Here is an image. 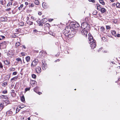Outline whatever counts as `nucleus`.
Instances as JSON below:
<instances>
[{
	"mask_svg": "<svg viewBox=\"0 0 120 120\" xmlns=\"http://www.w3.org/2000/svg\"><path fill=\"white\" fill-rule=\"evenodd\" d=\"M89 38V43L90 44L92 43L90 45V47L92 49H94L96 47V46L95 43V40H94L93 37L92 36L90 37Z\"/></svg>",
	"mask_w": 120,
	"mask_h": 120,
	"instance_id": "nucleus-1",
	"label": "nucleus"
},
{
	"mask_svg": "<svg viewBox=\"0 0 120 120\" xmlns=\"http://www.w3.org/2000/svg\"><path fill=\"white\" fill-rule=\"evenodd\" d=\"M90 25L87 24V23L84 22L81 24V27L83 29H87L89 30L90 29Z\"/></svg>",
	"mask_w": 120,
	"mask_h": 120,
	"instance_id": "nucleus-2",
	"label": "nucleus"
},
{
	"mask_svg": "<svg viewBox=\"0 0 120 120\" xmlns=\"http://www.w3.org/2000/svg\"><path fill=\"white\" fill-rule=\"evenodd\" d=\"M71 30L70 27H66L63 30V34L64 35L67 37L68 35V34L69 33V32L71 31Z\"/></svg>",
	"mask_w": 120,
	"mask_h": 120,
	"instance_id": "nucleus-3",
	"label": "nucleus"
},
{
	"mask_svg": "<svg viewBox=\"0 0 120 120\" xmlns=\"http://www.w3.org/2000/svg\"><path fill=\"white\" fill-rule=\"evenodd\" d=\"M42 68L44 70H45L47 68V64L44 60H42Z\"/></svg>",
	"mask_w": 120,
	"mask_h": 120,
	"instance_id": "nucleus-4",
	"label": "nucleus"
},
{
	"mask_svg": "<svg viewBox=\"0 0 120 120\" xmlns=\"http://www.w3.org/2000/svg\"><path fill=\"white\" fill-rule=\"evenodd\" d=\"M38 62V60H36L33 61L31 63V67H35L37 64Z\"/></svg>",
	"mask_w": 120,
	"mask_h": 120,
	"instance_id": "nucleus-5",
	"label": "nucleus"
},
{
	"mask_svg": "<svg viewBox=\"0 0 120 120\" xmlns=\"http://www.w3.org/2000/svg\"><path fill=\"white\" fill-rule=\"evenodd\" d=\"M88 30L87 29H83L81 31L82 34L85 37H86L87 36L88 31Z\"/></svg>",
	"mask_w": 120,
	"mask_h": 120,
	"instance_id": "nucleus-6",
	"label": "nucleus"
},
{
	"mask_svg": "<svg viewBox=\"0 0 120 120\" xmlns=\"http://www.w3.org/2000/svg\"><path fill=\"white\" fill-rule=\"evenodd\" d=\"M71 32H69V33L68 34V35L67 36V37L69 38H71L74 36L75 34L74 31H72L71 30Z\"/></svg>",
	"mask_w": 120,
	"mask_h": 120,
	"instance_id": "nucleus-7",
	"label": "nucleus"
},
{
	"mask_svg": "<svg viewBox=\"0 0 120 120\" xmlns=\"http://www.w3.org/2000/svg\"><path fill=\"white\" fill-rule=\"evenodd\" d=\"M6 42L5 41L0 43V49L5 48L6 47Z\"/></svg>",
	"mask_w": 120,
	"mask_h": 120,
	"instance_id": "nucleus-8",
	"label": "nucleus"
},
{
	"mask_svg": "<svg viewBox=\"0 0 120 120\" xmlns=\"http://www.w3.org/2000/svg\"><path fill=\"white\" fill-rule=\"evenodd\" d=\"M26 60L27 62L26 63V65H24V67H26L28 66V62L30 60V56H26Z\"/></svg>",
	"mask_w": 120,
	"mask_h": 120,
	"instance_id": "nucleus-9",
	"label": "nucleus"
},
{
	"mask_svg": "<svg viewBox=\"0 0 120 120\" xmlns=\"http://www.w3.org/2000/svg\"><path fill=\"white\" fill-rule=\"evenodd\" d=\"M35 70L36 72L38 74L40 73L41 71V68L39 66L35 68Z\"/></svg>",
	"mask_w": 120,
	"mask_h": 120,
	"instance_id": "nucleus-10",
	"label": "nucleus"
},
{
	"mask_svg": "<svg viewBox=\"0 0 120 120\" xmlns=\"http://www.w3.org/2000/svg\"><path fill=\"white\" fill-rule=\"evenodd\" d=\"M5 103L6 102H4L0 104V109L1 110L3 109L5 105H6L5 104Z\"/></svg>",
	"mask_w": 120,
	"mask_h": 120,
	"instance_id": "nucleus-11",
	"label": "nucleus"
},
{
	"mask_svg": "<svg viewBox=\"0 0 120 120\" xmlns=\"http://www.w3.org/2000/svg\"><path fill=\"white\" fill-rule=\"evenodd\" d=\"M79 26V24L77 23H73L72 25V26L73 28H77Z\"/></svg>",
	"mask_w": 120,
	"mask_h": 120,
	"instance_id": "nucleus-12",
	"label": "nucleus"
},
{
	"mask_svg": "<svg viewBox=\"0 0 120 120\" xmlns=\"http://www.w3.org/2000/svg\"><path fill=\"white\" fill-rule=\"evenodd\" d=\"M18 78V77L17 76H15L13 78L11 79V81L13 82L16 81L17 79Z\"/></svg>",
	"mask_w": 120,
	"mask_h": 120,
	"instance_id": "nucleus-13",
	"label": "nucleus"
},
{
	"mask_svg": "<svg viewBox=\"0 0 120 120\" xmlns=\"http://www.w3.org/2000/svg\"><path fill=\"white\" fill-rule=\"evenodd\" d=\"M12 114V112L11 110H9L6 112V114L8 115H11Z\"/></svg>",
	"mask_w": 120,
	"mask_h": 120,
	"instance_id": "nucleus-14",
	"label": "nucleus"
},
{
	"mask_svg": "<svg viewBox=\"0 0 120 120\" xmlns=\"http://www.w3.org/2000/svg\"><path fill=\"white\" fill-rule=\"evenodd\" d=\"M4 62L6 65H8L10 64L9 62L7 60H5Z\"/></svg>",
	"mask_w": 120,
	"mask_h": 120,
	"instance_id": "nucleus-15",
	"label": "nucleus"
},
{
	"mask_svg": "<svg viewBox=\"0 0 120 120\" xmlns=\"http://www.w3.org/2000/svg\"><path fill=\"white\" fill-rule=\"evenodd\" d=\"M26 23L27 24H29L30 25H32L33 23V22H32L28 20H27L26 21Z\"/></svg>",
	"mask_w": 120,
	"mask_h": 120,
	"instance_id": "nucleus-16",
	"label": "nucleus"
},
{
	"mask_svg": "<svg viewBox=\"0 0 120 120\" xmlns=\"http://www.w3.org/2000/svg\"><path fill=\"white\" fill-rule=\"evenodd\" d=\"M1 98L3 99H7L8 98V97L6 95H2L0 96Z\"/></svg>",
	"mask_w": 120,
	"mask_h": 120,
	"instance_id": "nucleus-17",
	"label": "nucleus"
},
{
	"mask_svg": "<svg viewBox=\"0 0 120 120\" xmlns=\"http://www.w3.org/2000/svg\"><path fill=\"white\" fill-rule=\"evenodd\" d=\"M112 35L115 36H116V32L115 30H113L111 32Z\"/></svg>",
	"mask_w": 120,
	"mask_h": 120,
	"instance_id": "nucleus-18",
	"label": "nucleus"
},
{
	"mask_svg": "<svg viewBox=\"0 0 120 120\" xmlns=\"http://www.w3.org/2000/svg\"><path fill=\"white\" fill-rule=\"evenodd\" d=\"M36 82L35 81H33L31 82V85L33 86H34V85L36 84Z\"/></svg>",
	"mask_w": 120,
	"mask_h": 120,
	"instance_id": "nucleus-19",
	"label": "nucleus"
},
{
	"mask_svg": "<svg viewBox=\"0 0 120 120\" xmlns=\"http://www.w3.org/2000/svg\"><path fill=\"white\" fill-rule=\"evenodd\" d=\"M101 12L104 13L106 11V9L104 8H102L100 10Z\"/></svg>",
	"mask_w": 120,
	"mask_h": 120,
	"instance_id": "nucleus-20",
	"label": "nucleus"
},
{
	"mask_svg": "<svg viewBox=\"0 0 120 120\" xmlns=\"http://www.w3.org/2000/svg\"><path fill=\"white\" fill-rule=\"evenodd\" d=\"M99 2L102 5H104L105 4V3L103 0H99Z\"/></svg>",
	"mask_w": 120,
	"mask_h": 120,
	"instance_id": "nucleus-21",
	"label": "nucleus"
},
{
	"mask_svg": "<svg viewBox=\"0 0 120 120\" xmlns=\"http://www.w3.org/2000/svg\"><path fill=\"white\" fill-rule=\"evenodd\" d=\"M20 43L19 42H17L15 44L16 48H17V47H18L20 45Z\"/></svg>",
	"mask_w": 120,
	"mask_h": 120,
	"instance_id": "nucleus-22",
	"label": "nucleus"
},
{
	"mask_svg": "<svg viewBox=\"0 0 120 120\" xmlns=\"http://www.w3.org/2000/svg\"><path fill=\"white\" fill-rule=\"evenodd\" d=\"M34 3L36 5H38L39 4V1L37 0H35L34 1Z\"/></svg>",
	"mask_w": 120,
	"mask_h": 120,
	"instance_id": "nucleus-23",
	"label": "nucleus"
},
{
	"mask_svg": "<svg viewBox=\"0 0 120 120\" xmlns=\"http://www.w3.org/2000/svg\"><path fill=\"white\" fill-rule=\"evenodd\" d=\"M15 91L14 90H11V94L12 95H13L14 96H15L16 94L15 93Z\"/></svg>",
	"mask_w": 120,
	"mask_h": 120,
	"instance_id": "nucleus-24",
	"label": "nucleus"
},
{
	"mask_svg": "<svg viewBox=\"0 0 120 120\" xmlns=\"http://www.w3.org/2000/svg\"><path fill=\"white\" fill-rule=\"evenodd\" d=\"M45 2H43L42 4V6L43 8H46V5L45 4Z\"/></svg>",
	"mask_w": 120,
	"mask_h": 120,
	"instance_id": "nucleus-25",
	"label": "nucleus"
},
{
	"mask_svg": "<svg viewBox=\"0 0 120 120\" xmlns=\"http://www.w3.org/2000/svg\"><path fill=\"white\" fill-rule=\"evenodd\" d=\"M101 30L102 32H104V31L105 30V29L103 26H102L101 28Z\"/></svg>",
	"mask_w": 120,
	"mask_h": 120,
	"instance_id": "nucleus-26",
	"label": "nucleus"
},
{
	"mask_svg": "<svg viewBox=\"0 0 120 120\" xmlns=\"http://www.w3.org/2000/svg\"><path fill=\"white\" fill-rule=\"evenodd\" d=\"M98 13L97 11L96 10L94 11L93 13V14L94 15H95L97 14Z\"/></svg>",
	"mask_w": 120,
	"mask_h": 120,
	"instance_id": "nucleus-27",
	"label": "nucleus"
},
{
	"mask_svg": "<svg viewBox=\"0 0 120 120\" xmlns=\"http://www.w3.org/2000/svg\"><path fill=\"white\" fill-rule=\"evenodd\" d=\"M15 69L14 68H11L10 69L9 71H14Z\"/></svg>",
	"mask_w": 120,
	"mask_h": 120,
	"instance_id": "nucleus-28",
	"label": "nucleus"
},
{
	"mask_svg": "<svg viewBox=\"0 0 120 120\" xmlns=\"http://www.w3.org/2000/svg\"><path fill=\"white\" fill-rule=\"evenodd\" d=\"M32 78L34 79H35L36 78V75L34 74H33L32 75Z\"/></svg>",
	"mask_w": 120,
	"mask_h": 120,
	"instance_id": "nucleus-29",
	"label": "nucleus"
},
{
	"mask_svg": "<svg viewBox=\"0 0 120 120\" xmlns=\"http://www.w3.org/2000/svg\"><path fill=\"white\" fill-rule=\"evenodd\" d=\"M16 60L18 61H20L21 63L22 62V60L21 59L19 58H18L16 59Z\"/></svg>",
	"mask_w": 120,
	"mask_h": 120,
	"instance_id": "nucleus-30",
	"label": "nucleus"
},
{
	"mask_svg": "<svg viewBox=\"0 0 120 120\" xmlns=\"http://www.w3.org/2000/svg\"><path fill=\"white\" fill-rule=\"evenodd\" d=\"M22 4L20 5V7L18 8V9L19 10H21L22 9Z\"/></svg>",
	"mask_w": 120,
	"mask_h": 120,
	"instance_id": "nucleus-31",
	"label": "nucleus"
},
{
	"mask_svg": "<svg viewBox=\"0 0 120 120\" xmlns=\"http://www.w3.org/2000/svg\"><path fill=\"white\" fill-rule=\"evenodd\" d=\"M5 2L4 3L3 0H0V3L2 5H3L5 4Z\"/></svg>",
	"mask_w": 120,
	"mask_h": 120,
	"instance_id": "nucleus-32",
	"label": "nucleus"
},
{
	"mask_svg": "<svg viewBox=\"0 0 120 120\" xmlns=\"http://www.w3.org/2000/svg\"><path fill=\"white\" fill-rule=\"evenodd\" d=\"M116 6L117 7L120 8V4L119 3H117L116 4Z\"/></svg>",
	"mask_w": 120,
	"mask_h": 120,
	"instance_id": "nucleus-33",
	"label": "nucleus"
},
{
	"mask_svg": "<svg viewBox=\"0 0 120 120\" xmlns=\"http://www.w3.org/2000/svg\"><path fill=\"white\" fill-rule=\"evenodd\" d=\"M35 6V5H34L33 4H31L30 5V6L29 5V7H34Z\"/></svg>",
	"mask_w": 120,
	"mask_h": 120,
	"instance_id": "nucleus-34",
	"label": "nucleus"
},
{
	"mask_svg": "<svg viewBox=\"0 0 120 120\" xmlns=\"http://www.w3.org/2000/svg\"><path fill=\"white\" fill-rule=\"evenodd\" d=\"M17 108L19 110H20L22 108V107L21 106L19 105L18 106Z\"/></svg>",
	"mask_w": 120,
	"mask_h": 120,
	"instance_id": "nucleus-35",
	"label": "nucleus"
},
{
	"mask_svg": "<svg viewBox=\"0 0 120 120\" xmlns=\"http://www.w3.org/2000/svg\"><path fill=\"white\" fill-rule=\"evenodd\" d=\"M42 21L43 22H46L47 21V19L45 18H44L42 19Z\"/></svg>",
	"mask_w": 120,
	"mask_h": 120,
	"instance_id": "nucleus-36",
	"label": "nucleus"
},
{
	"mask_svg": "<svg viewBox=\"0 0 120 120\" xmlns=\"http://www.w3.org/2000/svg\"><path fill=\"white\" fill-rule=\"evenodd\" d=\"M2 21H7L6 19L4 18H3L1 19Z\"/></svg>",
	"mask_w": 120,
	"mask_h": 120,
	"instance_id": "nucleus-37",
	"label": "nucleus"
},
{
	"mask_svg": "<svg viewBox=\"0 0 120 120\" xmlns=\"http://www.w3.org/2000/svg\"><path fill=\"white\" fill-rule=\"evenodd\" d=\"M30 88H26L25 89V91L24 92L25 93L26 91L29 90H30Z\"/></svg>",
	"mask_w": 120,
	"mask_h": 120,
	"instance_id": "nucleus-38",
	"label": "nucleus"
},
{
	"mask_svg": "<svg viewBox=\"0 0 120 120\" xmlns=\"http://www.w3.org/2000/svg\"><path fill=\"white\" fill-rule=\"evenodd\" d=\"M111 28V27L109 26H106V29H109Z\"/></svg>",
	"mask_w": 120,
	"mask_h": 120,
	"instance_id": "nucleus-39",
	"label": "nucleus"
},
{
	"mask_svg": "<svg viewBox=\"0 0 120 120\" xmlns=\"http://www.w3.org/2000/svg\"><path fill=\"white\" fill-rule=\"evenodd\" d=\"M17 72L16 71H15L13 72L12 73V75H15L17 74Z\"/></svg>",
	"mask_w": 120,
	"mask_h": 120,
	"instance_id": "nucleus-40",
	"label": "nucleus"
},
{
	"mask_svg": "<svg viewBox=\"0 0 120 120\" xmlns=\"http://www.w3.org/2000/svg\"><path fill=\"white\" fill-rule=\"evenodd\" d=\"M101 8V6L99 7H97V9L98 10H99V11L100 10Z\"/></svg>",
	"mask_w": 120,
	"mask_h": 120,
	"instance_id": "nucleus-41",
	"label": "nucleus"
},
{
	"mask_svg": "<svg viewBox=\"0 0 120 120\" xmlns=\"http://www.w3.org/2000/svg\"><path fill=\"white\" fill-rule=\"evenodd\" d=\"M3 67V65L0 62V68H2Z\"/></svg>",
	"mask_w": 120,
	"mask_h": 120,
	"instance_id": "nucleus-42",
	"label": "nucleus"
},
{
	"mask_svg": "<svg viewBox=\"0 0 120 120\" xmlns=\"http://www.w3.org/2000/svg\"><path fill=\"white\" fill-rule=\"evenodd\" d=\"M90 2H92V3H94L95 2V1L94 0H88Z\"/></svg>",
	"mask_w": 120,
	"mask_h": 120,
	"instance_id": "nucleus-43",
	"label": "nucleus"
},
{
	"mask_svg": "<svg viewBox=\"0 0 120 120\" xmlns=\"http://www.w3.org/2000/svg\"><path fill=\"white\" fill-rule=\"evenodd\" d=\"M7 92V90L3 91H2V93L4 94H6Z\"/></svg>",
	"mask_w": 120,
	"mask_h": 120,
	"instance_id": "nucleus-44",
	"label": "nucleus"
},
{
	"mask_svg": "<svg viewBox=\"0 0 120 120\" xmlns=\"http://www.w3.org/2000/svg\"><path fill=\"white\" fill-rule=\"evenodd\" d=\"M20 110L19 109H18V108H17L16 109V113H18Z\"/></svg>",
	"mask_w": 120,
	"mask_h": 120,
	"instance_id": "nucleus-45",
	"label": "nucleus"
},
{
	"mask_svg": "<svg viewBox=\"0 0 120 120\" xmlns=\"http://www.w3.org/2000/svg\"><path fill=\"white\" fill-rule=\"evenodd\" d=\"M7 82H4V83H3V85H4V86H6V85H7Z\"/></svg>",
	"mask_w": 120,
	"mask_h": 120,
	"instance_id": "nucleus-46",
	"label": "nucleus"
},
{
	"mask_svg": "<svg viewBox=\"0 0 120 120\" xmlns=\"http://www.w3.org/2000/svg\"><path fill=\"white\" fill-rule=\"evenodd\" d=\"M105 39V37H103L102 38V40L104 41H106V40Z\"/></svg>",
	"mask_w": 120,
	"mask_h": 120,
	"instance_id": "nucleus-47",
	"label": "nucleus"
},
{
	"mask_svg": "<svg viewBox=\"0 0 120 120\" xmlns=\"http://www.w3.org/2000/svg\"><path fill=\"white\" fill-rule=\"evenodd\" d=\"M20 97H21V101L22 102V95H21L20 96Z\"/></svg>",
	"mask_w": 120,
	"mask_h": 120,
	"instance_id": "nucleus-48",
	"label": "nucleus"
},
{
	"mask_svg": "<svg viewBox=\"0 0 120 120\" xmlns=\"http://www.w3.org/2000/svg\"><path fill=\"white\" fill-rule=\"evenodd\" d=\"M11 9L10 8H7V9H6V11H9V10H11Z\"/></svg>",
	"mask_w": 120,
	"mask_h": 120,
	"instance_id": "nucleus-49",
	"label": "nucleus"
},
{
	"mask_svg": "<svg viewBox=\"0 0 120 120\" xmlns=\"http://www.w3.org/2000/svg\"><path fill=\"white\" fill-rule=\"evenodd\" d=\"M23 102H25V98L23 95Z\"/></svg>",
	"mask_w": 120,
	"mask_h": 120,
	"instance_id": "nucleus-50",
	"label": "nucleus"
},
{
	"mask_svg": "<svg viewBox=\"0 0 120 120\" xmlns=\"http://www.w3.org/2000/svg\"><path fill=\"white\" fill-rule=\"evenodd\" d=\"M25 4L26 5H28V3L27 2H25Z\"/></svg>",
	"mask_w": 120,
	"mask_h": 120,
	"instance_id": "nucleus-51",
	"label": "nucleus"
},
{
	"mask_svg": "<svg viewBox=\"0 0 120 120\" xmlns=\"http://www.w3.org/2000/svg\"><path fill=\"white\" fill-rule=\"evenodd\" d=\"M43 53H44V54L45 53V52H43V51H41L40 52V54H41V53H43Z\"/></svg>",
	"mask_w": 120,
	"mask_h": 120,
	"instance_id": "nucleus-52",
	"label": "nucleus"
},
{
	"mask_svg": "<svg viewBox=\"0 0 120 120\" xmlns=\"http://www.w3.org/2000/svg\"><path fill=\"white\" fill-rule=\"evenodd\" d=\"M38 14L39 15H41V14L42 13H41V12L40 11V12H38Z\"/></svg>",
	"mask_w": 120,
	"mask_h": 120,
	"instance_id": "nucleus-53",
	"label": "nucleus"
},
{
	"mask_svg": "<svg viewBox=\"0 0 120 120\" xmlns=\"http://www.w3.org/2000/svg\"><path fill=\"white\" fill-rule=\"evenodd\" d=\"M39 26H43V24H42L41 23H40L39 24Z\"/></svg>",
	"mask_w": 120,
	"mask_h": 120,
	"instance_id": "nucleus-54",
	"label": "nucleus"
},
{
	"mask_svg": "<svg viewBox=\"0 0 120 120\" xmlns=\"http://www.w3.org/2000/svg\"><path fill=\"white\" fill-rule=\"evenodd\" d=\"M53 20V19H49V21L50 22H51Z\"/></svg>",
	"mask_w": 120,
	"mask_h": 120,
	"instance_id": "nucleus-55",
	"label": "nucleus"
},
{
	"mask_svg": "<svg viewBox=\"0 0 120 120\" xmlns=\"http://www.w3.org/2000/svg\"><path fill=\"white\" fill-rule=\"evenodd\" d=\"M34 31L35 32H38V31L36 30H34Z\"/></svg>",
	"mask_w": 120,
	"mask_h": 120,
	"instance_id": "nucleus-56",
	"label": "nucleus"
},
{
	"mask_svg": "<svg viewBox=\"0 0 120 120\" xmlns=\"http://www.w3.org/2000/svg\"><path fill=\"white\" fill-rule=\"evenodd\" d=\"M97 7H99L101 6L100 5L98 4H96Z\"/></svg>",
	"mask_w": 120,
	"mask_h": 120,
	"instance_id": "nucleus-57",
	"label": "nucleus"
},
{
	"mask_svg": "<svg viewBox=\"0 0 120 120\" xmlns=\"http://www.w3.org/2000/svg\"><path fill=\"white\" fill-rule=\"evenodd\" d=\"M117 37H120V34H118L117 35Z\"/></svg>",
	"mask_w": 120,
	"mask_h": 120,
	"instance_id": "nucleus-58",
	"label": "nucleus"
},
{
	"mask_svg": "<svg viewBox=\"0 0 120 120\" xmlns=\"http://www.w3.org/2000/svg\"><path fill=\"white\" fill-rule=\"evenodd\" d=\"M13 85H12L10 86V88H12L13 87Z\"/></svg>",
	"mask_w": 120,
	"mask_h": 120,
	"instance_id": "nucleus-59",
	"label": "nucleus"
},
{
	"mask_svg": "<svg viewBox=\"0 0 120 120\" xmlns=\"http://www.w3.org/2000/svg\"><path fill=\"white\" fill-rule=\"evenodd\" d=\"M10 2H9L7 4V6H9L10 5Z\"/></svg>",
	"mask_w": 120,
	"mask_h": 120,
	"instance_id": "nucleus-60",
	"label": "nucleus"
},
{
	"mask_svg": "<svg viewBox=\"0 0 120 120\" xmlns=\"http://www.w3.org/2000/svg\"><path fill=\"white\" fill-rule=\"evenodd\" d=\"M37 93L39 95H40L41 94V92H38Z\"/></svg>",
	"mask_w": 120,
	"mask_h": 120,
	"instance_id": "nucleus-61",
	"label": "nucleus"
},
{
	"mask_svg": "<svg viewBox=\"0 0 120 120\" xmlns=\"http://www.w3.org/2000/svg\"><path fill=\"white\" fill-rule=\"evenodd\" d=\"M59 61V59H58L56 60H55V62H56L57 61Z\"/></svg>",
	"mask_w": 120,
	"mask_h": 120,
	"instance_id": "nucleus-62",
	"label": "nucleus"
},
{
	"mask_svg": "<svg viewBox=\"0 0 120 120\" xmlns=\"http://www.w3.org/2000/svg\"><path fill=\"white\" fill-rule=\"evenodd\" d=\"M110 1L112 2H113L114 1V0H111Z\"/></svg>",
	"mask_w": 120,
	"mask_h": 120,
	"instance_id": "nucleus-63",
	"label": "nucleus"
},
{
	"mask_svg": "<svg viewBox=\"0 0 120 120\" xmlns=\"http://www.w3.org/2000/svg\"><path fill=\"white\" fill-rule=\"evenodd\" d=\"M28 120H30V117H28Z\"/></svg>",
	"mask_w": 120,
	"mask_h": 120,
	"instance_id": "nucleus-64",
	"label": "nucleus"
}]
</instances>
